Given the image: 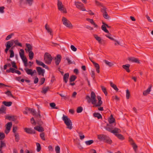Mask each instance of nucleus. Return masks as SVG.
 <instances>
[{"instance_id":"obj_9","label":"nucleus","mask_w":153,"mask_h":153,"mask_svg":"<svg viewBox=\"0 0 153 153\" xmlns=\"http://www.w3.org/2000/svg\"><path fill=\"white\" fill-rule=\"evenodd\" d=\"M75 3L76 7L78 9L83 11L85 10V8L84 7L83 4L82 3L76 1L75 2Z\"/></svg>"},{"instance_id":"obj_37","label":"nucleus","mask_w":153,"mask_h":153,"mask_svg":"<svg viewBox=\"0 0 153 153\" xmlns=\"http://www.w3.org/2000/svg\"><path fill=\"white\" fill-rule=\"evenodd\" d=\"M94 36L96 40H97L98 42L100 44H102L101 41L102 39L100 37L98 36L97 35H94Z\"/></svg>"},{"instance_id":"obj_28","label":"nucleus","mask_w":153,"mask_h":153,"mask_svg":"<svg viewBox=\"0 0 153 153\" xmlns=\"http://www.w3.org/2000/svg\"><path fill=\"white\" fill-rule=\"evenodd\" d=\"M25 110L26 111L30 112V113H31L33 115V114H35V111L33 108H30L26 107L25 108Z\"/></svg>"},{"instance_id":"obj_52","label":"nucleus","mask_w":153,"mask_h":153,"mask_svg":"<svg viewBox=\"0 0 153 153\" xmlns=\"http://www.w3.org/2000/svg\"><path fill=\"white\" fill-rule=\"evenodd\" d=\"M11 63L12 64V67L13 68H15L16 69H17V66L16 65V62L14 61H12L11 62Z\"/></svg>"},{"instance_id":"obj_50","label":"nucleus","mask_w":153,"mask_h":153,"mask_svg":"<svg viewBox=\"0 0 153 153\" xmlns=\"http://www.w3.org/2000/svg\"><path fill=\"white\" fill-rule=\"evenodd\" d=\"M94 140H90L85 142V144L87 145H89L92 144L94 143Z\"/></svg>"},{"instance_id":"obj_44","label":"nucleus","mask_w":153,"mask_h":153,"mask_svg":"<svg viewBox=\"0 0 153 153\" xmlns=\"http://www.w3.org/2000/svg\"><path fill=\"white\" fill-rule=\"evenodd\" d=\"M131 145L132 146L134 151L136 153V150L137 148V146L134 143H131Z\"/></svg>"},{"instance_id":"obj_64","label":"nucleus","mask_w":153,"mask_h":153,"mask_svg":"<svg viewBox=\"0 0 153 153\" xmlns=\"http://www.w3.org/2000/svg\"><path fill=\"white\" fill-rule=\"evenodd\" d=\"M71 48L72 50L74 51H76L77 50L76 48L73 45H71Z\"/></svg>"},{"instance_id":"obj_25","label":"nucleus","mask_w":153,"mask_h":153,"mask_svg":"<svg viewBox=\"0 0 153 153\" xmlns=\"http://www.w3.org/2000/svg\"><path fill=\"white\" fill-rule=\"evenodd\" d=\"M38 114H37L36 111H35V114H33V115L35 117V118H38V117H39V118H41V116L40 114V111L39 109H38Z\"/></svg>"},{"instance_id":"obj_22","label":"nucleus","mask_w":153,"mask_h":153,"mask_svg":"<svg viewBox=\"0 0 153 153\" xmlns=\"http://www.w3.org/2000/svg\"><path fill=\"white\" fill-rule=\"evenodd\" d=\"M26 72L28 75H30L32 76L33 74V72H32V70L28 68H25V69Z\"/></svg>"},{"instance_id":"obj_61","label":"nucleus","mask_w":153,"mask_h":153,"mask_svg":"<svg viewBox=\"0 0 153 153\" xmlns=\"http://www.w3.org/2000/svg\"><path fill=\"white\" fill-rule=\"evenodd\" d=\"M10 42H9V41L7 42L5 45L6 47H7L9 49L11 47L10 44Z\"/></svg>"},{"instance_id":"obj_56","label":"nucleus","mask_w":153,"mask_h":153,"mask_svg":"<svg viewBox=\"0 0 153 153\" xmlns=\"http://www.w3.org/2000/svg\"><path fill=\"white\" fill-rule=\"evenodd\" d=\"M40 137H41L42 139L43 140H45V133L43 132L40 134Z\"/></svg>"},{"instance_id":"obj_48","label":"nucleus","mask_w":153,"mask_h":153,"mask_svg":"<svg viewBox=\"0 0 153 153\" xmlns=\"http://www.w3.org/2000/svg\"><path fill=\"white\" fill-rule=\"evenodd\" d=\"M130 96V92L128 89L126 90V97L127 99H128L129 98Z\"/></svg>"},{"instance_id":"obj_8","label":"nucleus","mask_w":153,"mask_h":153,"mask_svg":"<svg viewBox=\"0 0 153 153\" xmlns=\"http://www.w3.org/2000/svg\"><path fill=\"white\" fill-rule=\"evenodd\" d=\"M36 69L38 75H41L43 76H44V74L45 72L44 69H42L40 67H37L36 68Z\"/></svg>"},{"instance_id":"obj_31","label":"nucleus","mask_w":153,"mask_h":153,"mask_svg":"<svg viewBox=\"0 0 153 153\" xmlns=\"http://www.w3.org/2000/svg\"><path fill=\"white\" fill-rule=\"evenodd\" d=\"M2 104L6 106L9 107L11 105L12 102L10 101H3L2 102Z\"/></svg>"},{"instance_id":"obj_49","label":"nucleus","mask_w":153,"mask_h":153,"mask_svg":"<svg viewBox=\"0 0 153 153\" xmlns=\"http://www.w3.org/2000/svg\"><path fill=\"white\" fill-rule=\"evenodd\" d=\"M14 134L15 137V140L16 141L18 142L20 139L19 134L17 133H15Z\"/></svg>"},{"instance_id":"obj_27","label":"nucleus","mask_w":153,"mask_h":153,"mask_svg":"<svg viewBox=\"0 0 153 153\" xmlns=\"http://www.w3.org/2000/svg\"><path fill=\"white\" fill-rule=\"evenodd\" d=\"M4 93L7 94L9 97H12L14 99H16V97H15L13 96L12 94L11 91H6L4 92Z\"/></svg>"},{"instance_id":"obj_47","label":"nucleus","mask_w":153,"mask_h":153,"mask_svg":"<svg viewBox=\"0 0 153 153\" xmlns=\"http://www.w3.org/2000/svg\"><path fill=\"white\" fill-rule=\"evenodd\" d=\"M14 42L15 44L16 45H18L21 47H22V44L19 42V41L18 40H14Z\"/></svg>"},{"instance_id":"obj_55","label":"nucleus","mask_w":153,"mask_h":153,"mask_svg":"<svg viewBox=\"0 0 153 153\" xmlns=\"http://www.w3.org/2000/svg\"><path fill=\"white\" fill-rule=\"evenodd\" d=\"M5 137V135L3 133L0 132V140L3 139Z\"/></svg>"},{"instance_id":"obj_4","label":"nucleus","mask_w":153,"mask_h":153,"mask_svg":"<svg viewBox=\"0 0 153 153\" xmlns=\"http://www.w3.org/2000/svg\"><path fill=\"white\" fill-rule=\"evenodd\" d=\"M25 52L23 49H21L19 52L20 56L22 60L24 63V65L25 67H27L28 65L27 60L26 57L25 56Z\"/></svg>"},{"instance_id":"obj_62","label":"nucleus","mask_w":153,"mask_h":153,"mask_svg":"<svg viewBox=\"0 0 153 153\" xmlns=\"http://www.w3.org/2000/svg\"><path fill=\"white\" fill-rule=\"evenodd\" d=\"M86 20L89 22L92 25L94 22L92 19H90L89 18L86 19Z\"/></svg>"},{"instance_id":"obj_29","label":"nucleus","mask_w":153,"mask_h":153,"mask_svg":"<svg viewBox=\"0 0 153 153\" xmlns=\"http://www.w3.org/2000/svg\"><path fill=\"white\" fill-rule=\"evenodd\" d=\"M12 126V123L11 122H8L6 124V128L7 130L10 131Z\"/></svg>"},{"instance_id":"obj_23","label":"nucleus","mask_w":153,"mask_h":153,"mask_svg":"<svg viewBox=\"0 0 153 153\" xmlns=\"http://www.w3.org/2000/svg\"><path fill=\"white\" fill-rule=\"evenodd\" d=\"M69 76L68 73L65 74L63 76V80L65 83H67L68 81V79Z\"/></svg>"},{"instance_id":"obj_26","label":"nucleus","mask_w":153,"mask_h":153,"mask_svg":"<svg viewBox=\"0 0 153 153\" xmlns=\"http://www.w3.org/2000/svg\"><path fill=\"white\" fill-rule=\"evenodd\" d=\"M34 129L39 132H42L44 131V129L42 127L39 126H36L34 127Z\"/></svg>"},{"instance_id":"obj_45","label":"nucleus","mask_w":153,"mask_h":153,"mask_svg":"<svg viewBox=\"0 0 153 153\" xmlns=\"http://www.w3.org/2000/svg\"><path fill=\"white\" fill-rule=\"evenodd\" d=\"M101 88L102 90V91L103 92H104L105 95L106 96H107V95L108 93L106 91V88L103 86H101Z\"/></svg>"},{"instance_id":"obj_51","label":"nucleus","mask_w":153,"mask_h":153,"mask_svg":"<svg viewBox=\"0 0 153 153\" xmlns=\"http://www.w3.org/2000/svg\"><path fill=\"white\" fill-rule=\"evenodd\" d=\"M0 147L2 149L3 147H5L6 146V144L2 140L0 141Z\"/></svg>"},{"instance_id":"obj_19","label":"nucleus","mask_w":153,"mask_h":153,"mask_svg":"<svg viewBox=\"0 0 153 153\" xmlns=\"http://www.w3.org/2000/svg\"><path fill=\"white\" fill-rule=\"evenodd\" d=\"M130 66V65L128 64L125 65H123L122 66L123 68L124 69L128 72H130V70L129 69Z\"/></svg>"},{"instance_id":"obj_46","label":"nucleus","mask_w":153,"mask_h":153,"mask_svg":"<svg viewBox=\"0 0 153 153\" xmlns=\"http://www.w3.org/2000/svg\"><path fill=\"white\" fill-rule=\"evenodd\" d=\"M36 122L38 123L39 125H41L43 124V122L38 117V118H36Z\"/></svg>"},{"instance_id":"obj_60","label":"nucleus","mask_w":153,"mask_h":153,"mask_svg":"<svg viewBox=\"0 0 153 153\" xmlns=\"http://www.w3.org/2000/svg\"><path fill=\"white\" fill-rule=\"evenodd\" d=\"M45 80V79L44 78H42L40 80V85H41L43 84Z\"/></svg>"},{"instance_id":"obj_39","label":"nucleus","mask_w":153,"mask_h":153,"mask_svg":"<svg viewBox=\"0 0 153 153\" xmlns=\"http://www.w3.org/2000/svg\"><path fill=\"white\" fill-rule=\"evenodd\" d=\"M110 86L113 88L115 91H118L119 90V89L117 87V86L113 84V83L112 82H110Z\"/></svg>"},{"instance_id":"obj_57","label":"nucleus","mask_w":153,"mask_h":153,"mask_svg":"<svg viewBox=\"0 0 153 153\" xmlns=\"http://www.w3.org/2000/svg\"><path fill=\"white\" fill-rule=\"evenodd\" d=\"M108 34H106L105 35V36H106L109 39H110L111 40H114V39L111 37V35L109 33H108Z\"/></svg>"},{"instance_id":"obj_2","label":"nucleus","mask_w":153,"mask_h":153,"mask_svg":"<svg viewBox=\"0 0 153 153\" xmlns=\"http://www.w3.org/2000/svg\"><path fill=\"white\" fill-rule=\"evenodd\" d=\"M98 139L100 141H103L111 144L112 143V140L110 137L105 134H99L97 135Z\"/></svg>"},{"instance_id":"obj_13","label":"nucleus","mask_w":153,"mask_h":153,"mask_svg":"<svg viewBox=\"0 0 153 153\" xmlns=\"http://www.w3.org/2000/svg\"><path fill=\"white\" fill-rule=\"evenodd\" d=\"M36 63L39 66H41L43 68L48 69V70H49V68L48 66L46 65L44 63H43L42 61L38 60L37 59H36Z\"/></svg>"},{"instance_id":"obj_1","label":"nucleus","mask_w":153,"mask_h":153,"mask_svg":"<svg viewBox=\"0 0 153 153\" xmlns=\"http://www.w3.org/2000/svg\"><path fill=\"white\" fill-rule=\"evenodd\" d=\"M91 97L89 95H87L86 97V99L87 100L88 103L91 102V103L94 105H95L96 107L100 106L102 104V102L101 100V97L100 96H97V98L98 100V103L96 104L97 100L96 99V95L94 91H92L91 94Z\"/></svg>"},{"instance_id":"obj_54","label":"nucleus","mask_w":153,"mask_h":153,"mask_svg":"<svg viewBox=\"0 0 153 153\" xmlns=\"http://www.w3.org/2000/svg\"><path fill=\"white\" fill-rule=\"evenodd\" d=\"M34 0H26L27 3L29 6H31Z\"/></svg>"},{"instance_id":"obj_7","label":"nucleus","mask_w":153,"mask_h":153,"mask_svg":"<svg viewBox=\"0 0 153 153\" xmlns=\"http://www.w3.org/2000/svg\"><path fill=\"white\" fill-rule=\"evenodd\" d=\"M62 21L63 24L67 27L72 28L73 26L71 22L65 17H63L62 18Z\"/></svg>"},{"instance_id":"obj_21","label":"nucleus","mask_w":153,"mask_h":153,"mask_svg":"<svg viewBox=\"0 0 153 153\" xmlns=\"http://www.w3.org/2000/svg\"><path fill=\"white\" fill-rule=\"evenodd\" d=\"M46 29L47 30V31L52 36H53V33H52V31L51 29L49 28V27L48 26L47 24H46L45 26Z\"/></svg>"},{"instance_id":"obj_34","label":"nucleus","mask_w":153,"mask_h":153,"mask_svg":"<svg viewBox=\"0 0 153 153\" xmlns=\"http://www.w3.org/2000/svg\"><path fill=\"white\" fill-rule=\"evenodd\" d=\"M103 62L109 67H112L114 65V64L113 63L111 62H109L108 61L105 59L103 60Z\"/></svg>"},{"instance_id":"obj_6","label":"nucleus","mask_w":153,"mask_h":153,"mask_svg":"<svg viewBox=\"0 0 153 153\" xmlns=\"http://www.w3.org/2000/svg\"><path fill=\"white\" fill-rule=\"evenodd\" d=\"M57 5L58 10L61 12L65 13H67L66 9L62 4V2L59 0L57 1Z\"/></svg>"},{"instance_id":"obj_5","label":"nucleus","mask_w":153,"mask_h":153,"mask_svg":"<svg viewBox=\"0 0 153 153\" xmlns=\"http://www.w3.org/2000/svg\"><path fill=\"white\" fill-rule=\"evenodd\" d=\"M44 60L45 63L48 65L51 63L52 60V57L51 55L48 53H46L44 56Z\"/></svg>"},{"instance_id":"obj_30","label":"nucleus","mask_w":153,"mask_h":153,"mask_svg":"<svg viewBox=\"0 0 153 153\" xmlns=\"http://www.w3.org/2000/svg\"><path fill=\"white\" fill-rule=\"evenodd\" d=\"M16 116H7L5 118L9 120H12L13 121H15L16 119Z\"/></svg>"},{"instance_id":"obj_40","label":"nucleus","mask_w":153,"mask_h":153,"mask_svg":"<svg viewBox=\"0 0 153 153\" xmlns=\"http://www.w3.org/2000/svg\"><path fill=\"white\" fill-rule=\"evenodd\" d=\"M49 89V87L48 86L45 88H43L41 92L44 94H45Z\"/></svg>"},{"instance_id":"obj_15","label":"nucleus","mask_w":153,"mask_h":153,"mask_svg":"<svg viewBox=\"0 0 153 153\" xmlns=\"http://www.w3.org/2000/svg\"><path fill=\"white\" fill-rule=\"evenodd\" d=\"M25 130L26 132L28 134H35L36 131L34 129H33L31 128H25Z\"/></svg>"},{"instance_id":"obj_32","label":"nucleus","mask_w":153,"mask_h":153,"mask_svg":"<svg viewBox=\"0 0 153 153\" xmlns=\"http://www.w3.org/2000/svg\"><path fill=\"white\" fill-rule=\"evenodd\" d=\"M93 115L94 117H97L98 119L102 118L101 115L99 113H95L93 114Z\"/></svg>"},{"instance_id":"obj_63","label":"nucleus","mask_w":153,"mask_h":153,"mask_svg":"<svg viewBox=\"0 0 153 153\" xmlns=\"http://www.w3.org/2000/svg\"><path fill=\"white\" fill-rule=\"evenodd\" d=\"M13 34L11 33L9 35H8L6 38V40H7L10 39L12 37V36L13 35Z\"/></svg>"},{"instance_id":"obj_35","label":"nucleus","mask_w":153,"mask_h":153,"mask_svg":"<svg viewBox=\"0 0 153 153\" xmlns=\"http://www.w3.org/2000/svg\"><path fill=\"white\" fill-rule=\"evenodd\" d=\"M120 129L115 128L114 130H112L111 131V133H113L114 135L115 134H117L120 133Z\"/></svg>"},{"instance_id":"obj_41","label":"nucleus","mask_w":153,"mask_h":153,"mask_svg":"<svg viewBox=\"0 0 153 153\" xmlns=\"http://www.w3.org/2000/svg\"><path fill=\"white\" fill-rule=\"evenodd\" d=\"M28 52H29L28 56L29 57V59H30L31 60L33 57L34 53L32 51Z\"/></svg>"},{"instance_id":"obj_12","label":"nucleus","mask_w":153,"mask_h":153,"mask_svg":"<svg viewBox=\"0 0 153 153\" xmlns=\"http://www.w3.org/2000/svg\"><path fill=\"white\" fill-rule=\"evenodd\" d=\"M106 8L104 7L101 9V12L102 13L103 17L105 19H108L109 18V16L108 15L106 10Z\"/></svg>"},{"instance_id":"obj_33","label":"nucleus","mask_w":153,"mask_h":153,"mask_svg":"<svg viewBox=\"0 0 153 153\" xmlns=\"http://www.w3.org/2000/svg\"><path fill=\"white\" fill-rule=\"evenodd\" d=\"M3 113H6V108L4 106L2 105L0 109V114H2Z\"/></svg>"},{"instance_id":"obj_16","label":"nucleus","mask_w":153,"mask_h":153,"mask_svg":"<svg viewBox=\"0 0 153 153\" xmlns=\"http://www.w3.org/2000/svg\"><path fill=\"white\" fill-rule=\"evenodd\" d=\"M92 62L94 66L96 68V71L98 73L100 72V67L99 65L97 63L95 62L94 61H92Z\"/></svg>"},{"instance_id":"obj_14","label":"nucleus","mask_w":153,"mask_h":153,"mask_svg":"<svg viewBox=\"0 0 153 153\" xmlns=\"http://www.w3.org/2000/svg\"><path fill=\"white\" fill-rule=\"evenodd\" d=\"M25 45L26 48L25 49V50L26 52L32 51L33 49L32 47L30 44L26 43Z\"/></svg>"},{"instance_id":"obj_3","label":"nucleus","mask_w":153,"mask_h":153,"mask_svg":"<svg viewBox=\"0 0 153 153\" xmlns=\"http://www.w3.org/2000/svg\"><path fill=\"white\" fill-rule=\"evenodd\" d=\"M62 119L67 126V128L70 129H72L73 127L72 122L70 119L68 118V117L63 114Z\"/></svg>"},{"instance_id":"obj_36","label":"nucleus","mask_w":153,"mask_h":153,"mask_svg":"<svg viewBox=\"0 0 153 153\" xmlns=\"http://www.w3.org/2000/svg\"><path fill=\"white\" fill-rule=\"evenodd\" d=\"M115 135L119 139L123 140L125 139L124 137L121 134H116Z\"/></svg>"},{"instance_id":"obj_58","label":"nucleus","mask_w":153,"mask_h":153,"mask_svg":"<svg viewBox=\"0 0 153 153\" xmlns=\"http://www.w3.org/2000/svg\"><path fill=\"white\" fill-rule=\"evenodd\" d=\"M10 58L13 57H14V53L13 51L12 50H10Z\"/></svg>"},{"instance_id":"obj_53","label":"nucleus","mask_w":153,"mask_h":153,"mask_svg":"<svg viewBox=\"0 0 153 153\" xmlns=\"http://www.w3.org/2000/svg\"><path fill=\"white\" fill-rule=\"evenodd\" d=\"M50 106L52 108H55L57 109V108L56 107H55L56 104L54 102L51 103L50 104Z\"/></svg>"},{"instance_id":"obj_18","label":"nucleus","mask_w":153,"mask_h":153,"mask_svg":"<svg viewBox=\"0 0 153 153\" xmlns=\"http://www.w3.org/2000/svg\"><path fill=\"white\" fill-rule=\"evenodd\" d=\"M152 87V86L151 85L146 90L144 91L143 92V94L144 95L146 96L149 94V93L151 91V88Z\"/></svg>"},{"instance_id":"obj_10","label":"nucleus","mask_w":153,"mask_h":153,"mask_svg":"<svg viewBox=\"0 0 153 153\" xmlns=\"http://www.w3.org/2000/svg\"><path fill=\"white\" fill-rule=\"evenodd\" d=\"M102 23L103 25L101 26V29L105 32L107 33H109V32L107 29L106 27L107 28H110L111 27V26L108 25L107 24L105 23L104 22H102Z\"/></svg>"},{"instance_id":"obj_24","label":"nucleus","mask_w":153,"mask_h":153,"mask_svg":"<svg viewBox=\"0 0 153 153\" xmlns=\"http://www.w3.org/2000/svg\"><path fill=\"white\" fill-rule=\"evenodd\" d=\"M108 121L109 123V124H111L112 123L115 122V120L113 118L112 115H111L110 117V118L108 119Z\"/></svg>"},{"instance_id":"obj_20","label":"nucleus","mask_w":153,"mask_h":153,"mask_svg":"<svg viewBox=\"0 0 153 153\" xmlns=\"http://www.w3.org/2000/svg\"><path fill=\"white\" fill-rule=\"evenodd\" d=\"M105 128L106 130L111 132V131H112L111 129L113 128V127L112 126L111 124H107V127H105Z\"/></svg>"},{"instance_id":"obj_43","label":"nucleus","mask_w":153,"mask_h":153,"mask_svg":"<svg viewBox=\"0 0 153 153\" xmlns=\"http://www.w3.org/2000/svg\"><path fill=\"white\" fill-rule=\"evenodd\" d=\"M36 146H37L36 150L37 152H39L41 150V145L39 143H36Z\"/></svg>"},{"instance_id":"obj_17","label":"nucleus","mask_w":153,"mask_h":153,"mask_svg":"<svg viewBox=\"0 0 153 153\" xmlns=\"http://www.w3.org/2000/svg\"><path fill=\"white\" fill-rule=\"evenodd\" d=\"M128 60L129 61H131L132 62L137 63H140L139 60L138 59L134 57L129 58H128Z\"/></svg>"},{"instance_id":"obj_11","label":"nucleus","mask_w":153,"mask_h":153,"mask_svg":"<svg viewBox=\"0 0 153 153\" xmlns=\"http://www.w3.org/2000/svg\"><path fill=\"white\" fill-rule=\"evenodd\" d=\"M62 59L61 56L60 54H57L55 58V63L56 66H58L60 63Z\"/></svg>"},{"instance_id":"obj_38","label":"nucleus","mask_w":153,"mask_h":153,"mask_svg":"<svg viewBox=\"0 0 153 153\" xmlns=\"http://www.w3.org/2000/svg\"><path fill=\"white\" fill-rule=\"evenodd\" d=\"M77 77L74 75H72L71 76L70 79H69V81L70 82H73L76 79Z\"/></svg>"},{"instance_id":"obj_42","label":"nucleus","mask_w":153,"mask_h":153,"mask_svg":"<svg viewBox=\"0 0 153 153\" xmlns=\"http://www.w3.org/2000/svg\"><path fill=\"white\" fill-rule=\"evenodd\" d=\"M83 111V108L81 106H79L77 107L76 110L77 113H81Z\"/></svg>"},{"instance_id":"obj_59","label":"nucleus","mask_w":153,"mask_h":153,"mask_svg":"<svg viewBox=\"0 0 153 153\" xmlns=\"http://www.w3.org/2000/svg\"><path fill=\"white\" fill-rule=\"evenodd\" d=\"M60 149V147L58 146H57L55 147V150L56 153H59Z\"/></svg>"}]
</instances>
